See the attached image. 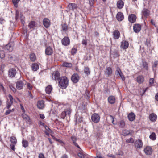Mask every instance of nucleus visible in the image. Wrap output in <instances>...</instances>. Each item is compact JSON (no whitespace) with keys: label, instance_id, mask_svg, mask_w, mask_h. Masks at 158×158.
<instances>
[{"label":"nucleus","instance_id":"nucleus-61","mask_svg":"<svg viewBox=\"0 0 158 158\" xmlns=\"http://www.w3.org/2000/svg\"><path fill=\"white\" fill-rule=\"evenodd\" d=\"M38 124H39V125H41V126H43L44 127L45 126V124H44V123H43V122H42L40 121H39V122Z\"/></svg>","mask_w":158,"mask_h":158},{"label":"nucleus","instance_id":"nucleus-60","mask_svg":"<svg viewBox=\"0 0 158 158\" xmlns=\"http://www.w3.org/2000/svg\"><path fill=\"white\" fill-rule=\"evenodd\" d=\"M82 43L83 44L86 46L87 44V40H83Z\"/></svg>","mask_w":158,"mask_h":158},{"label":"nucleus","instance_id":"nucleus-57","mask_svg":"<svg viewBox=\"0 0 158 158\" xmlns=\"http://www.w3.org/2000/svg\"><path fill=\"white\" fill-rule=\"evenodd\" d=\"M96 0H90L89 3L91 6H92L96 2Z\"/></svg>","mask_w":158,"mask_h":158},{"label":"nucleus","instance_id":"nucleus-9","mask_svg":"<svg viewBox=\"0 0 158 158\" xmlns=\"http://www.w3.org/2000/svg\"><path fill=\"white\" fill-rule=\"evenodd\" d=\"M71 79L73 83H76L79 81V77L77 74L74 73L72 76Z\"/></svg>","mask_w":158,"mask_h":158},{"label":"nucleus","instance_id":"nucleus-55","mask_svg":"<svg viewBox=\"0 0 158 158\" xmlns=\"http://www.w3.org/2000/svg\"><path fill=\"white\" fill-rule=\"evenodd\" d=\"M9 87L14 93H15L16 92L15 88L12 85H10Z\"/></svg>","mask_w":158,"mask_h":158},{"label":"nucleus","instance_id":"nucleus-10","mask_svg":"<svg viewBox=\"0 0 158 158\" xmlns=\"http://www.w3.org/2000/svg\"><path fill=\"white\" fill-rule=\"evenodd\" d=\"M136 15L134 14L130 15L128 17V19L129 21L131 23H135L136 19Z\"/></svg>","mask_w":158,"mask_h":158},{"label":"nucleus","instance_id":"nucleus-3","mask_svg":"<svg viewBox=\"0 0 158 158\" xmlns=\"http://www.w3.org/2000/svg\"><path fill=\"white\" fill-rule=\"evenodd\" d=\"M8 99L7 101V108L9 109L13 103V98L12 96L9 94L8 95Z\"/></svg>","mask_w":158,"mask_h":158},{"label":"nucleus","instance_id":"nucleus-37","mask_svg":"<svg viewBox=\"0 0 158 158\" xmlns=\"http://www.w3.org/2000/svg\"><path fill=\"white\" fill-rule=\"evenodd\" d=\"M10 140L12 144H16L17 143V139L14 136H12L10 137Z\"/></svg>","mask_w":158,"mask_h":158},{"label":"nucleus","instance_id":"nucleus-31","mask_svg":"<svg viewBox=\"0 0 158 158\" xmlns=\"http://www.w3.org/2000/svg\"><path fill=\"white\" fill-rule=\"evenodd\" d=\"M108 102L111 104H113L115 102V97L112 96H110L108 98Z\"/></svg>","mask_w":158,"mask_h":158},{"label":"nucleus","instance_id":"nucleus-30","mask_svg":"<svg viewBox=\"0 0 158 158\" xmlns=\"http://www.w3.org/2000/svg\"><path fill=\"white\" fill-rule=\"evenodd\" d=\"M128 118L130 121H133L135 119V115L134 113H131L128 115Z\"/></svg>","mask_w":158,"mask_h":158},{"label":"nucleus","instance_id":"nucleus-63","mask_svg":"<svg viewBox=\"0 0 158 158\" xmlns=\"http://www.w3.org/2000/svg\"><path fill=\"white\" fill-rule=\"evenodd\" d=\"M20 107H21V109L22 110V111L24 113L25 112V109H24L22 105V104H20Z\"/></svg>","mask_w":158,"mask_h":158},{"label":"nucleus","instance_id":"nucleus-19","mask_svg":"<svg viewBox=\"0 0 158 158\" xmlns=\"http://www.w3.org/2000/svg\"><path fill=\"white\" fill-rule=\"evenodd\" d=\"M53 52V49L50 46L47 47L45 49V52L46 55H51L52 54Z\"/></svg>","mask_w":158,"mask_h":158},{"label":"nucleus","instance_id":"nucleus-7","mask_svg":"<svg viewBox=\"0 0 158 158\" xmlns=\"http://www.w3.org/2000/svg\"><path fill=\"white\" fill-rule=\"evenodd\" d=\"M144 151L147 155H149L152 153L153 150L151 147L148 146L144 148Z\"/></svg>","mask_w":158,"mask_h":158},{"label":"nucleus","instance_id":"nucleus-53","mask_svg":"<svg viewBox=\"0 0 158 158\" xmlns=\"http://www.w3.org/2000/svg\"><path fill=\"white\" fill-rule=\"evenodd\" d=\"M143 65L144 68L146 70H148V63L146 62H143Z\"/></svg>","mask_w":158,"mask_h":158},{"label":"nucleus","instance_id":"nucleus-1","mask_svg":"<svg viewBox=\"0 0 158 158\" xmlns=\"http://www.w3.org/2000/svg\"><path fill=\"white\" fill-rule=\"evenodd\" d=\"M69 81L66 77L62 76L60 77L58 81V85L62 89H65L68 85Z\"/></svg>","mask_w":158,"mask_h":158},{"label":"nucleus","instance_id":"nucleus-56","mask_svg":"<svg viewBox=\"0 0 158 158\" xmlns=\"http://www.w3.org/2000/svg\"><path fill=\"white\" fill-rule=\"evenodd\" d=\"M8 58L10 60H14V56L12 55H9Z\"/></svg>","mask_w":158,"mask_h":158},{"label":"nucleus","instance_id":"nucleus-34","mask_svg":"<svg viewBox=\"0 0 158 158\" xmlns=\"http://www.w3.org/2000/svg\"><path fill=\"white\" fill-rule=\"evenodd\" d=\"M149 117L150 120L152 122L156 121L157 117L156 115L154 113L150 114Z\"/></svg>","mask_w":158,"mask_h":158},{"label":"nucleus","instance_id":"nucleus-43","mask_svg":"<svg viewBox=\"0 0 158 158\" xmlns=\"http://www.w3.org/2000/svg\"><path fill=\"white\" fill-rule=\"evenodd\" d=\"M62 66L64 67H70L72 66V64L71 63H69L67 62H64Z\"/></svg>","mask_w":158,"mask_h":158},{"label":"nucleus","instance_id":"nucleus-51","mask_svg":"<svg viewBox=\"0 0 158 158\" xmlns=\"http://www.w3.org/2000/svg\"><path fill=\"white\" fill-rule=\"evenodd\" d=\"M125 126V122L123 121H121L120 122V127H124Z\"/></svg>","mask_w":158,"mask_h":158},{"label":"nucleus","instance_id":"nucleus-32","mask_svg":"<svg viewBox=\"0 0 158 158\" xmlns=\"http://www.w3.org/2000/svg\"><path fill=\"white\" fill-rule=\"evenodd\" d=\"M117 7L118 8L121 9L124 6V2L121 0L118 1L117 3Z\"/></svg>","mask_w":158,"mask_h":158},{"label":"nucleus","instance_id":"nucleus-17","mask_svg":"<svg viewBox=\"0 0 158 158\" xmlns=\"http://www.w3.org/2000/svg\"><path fill=\"white\" fill-rule=\"evenodd\" d=\"M144 81V77L142 75H139L136 78V81L139 84L143 83Z\"/></svg>","mask_w":158,"mask_h":158},{"label":"nucleus","instance_id":"nucleus-36","mask_svg":"<svg viewBox=\"0 0 158 158\" xmlns=\"http://www.w3.org/2000/svg\"><path fill=\"white\" fill-rule=\"evenodd\" d=\"M84 73L87 75H89L90 73V68L87 66H85L84 68Z\"/></svg>","mask_w":158,"mask_h":158},{"label":"nucleus","instance_id":"nucleus-54","mask_svg":"<svg viewBox=\"0 0 158 158\" xmlns=\"http://www.w3.org/2000/svg\"><path fill=\"white\" fill-rule=\"evenodd\" d=\"M154 80L153 78H150L149 80V84L150 86L152 85L154 83Z\"/></svg>","mask_w":158,"mask_h":158},{"label":"nucleus","instance_id":"nucleus-38","mask_svg":"<svg viewBox=\"0 0 158 158\" xmlns=\"http://www.w3.org/2000/svg\"><path fill=\"white\" fill-rule=\"evenodd\" d=\"M20 0H12L13 3L14 5V6L17 8L18 7V3Z\"/></svg>","mask_w":158,"mask_h":158},{"label":"nucleus","instance_id":"nucleus-52","mask_svg":"<svg viewBox=\"0 0 158 158\" xmlns=\"http://www.w3.org/2000/svg\"><path fill=\"white\" fill-rule=\"evenodd\" d=\"M27 88L29 90H31L33 86L32 85H31L30 83H28L27 84Z\"/></svg>","mask_w":158,"mask_h":158},{"label":"nucleus","instance_id":"nucleus-5","mask_svg":"<svg viewBox=\"0 0 158 158\" xmlns=\"http://www.w3.org/2000/svg\"><path fill=\"white\" fill-rule=\"evenodd\" d=\"M100 116L97 114L94 113L91 116V119L94 123H97L99 121Z\"/></svg>","mask_w":158,"mask_h":158},{"label":"nucleus","instance_id":"nucleus-21","mask_svg":"<svg viewBox=\"0 0 158 158\" xmlns=\"http://www.w3.org/2000/svg\"><path fill=\"white\" fill-rule=\"evenodd\" d=\"M37 26V23L36 22L34 21H32L29 23L28 26L30 29H34Z\"/></svg>","mask_w":158,"mask_h":158},{"label":"nucleus","instance_id":"nucleus-22","mask_svg":"<svg viewBox=\"0 0 158 158\" xmlns=\"http://www.w3.org/2000/svg\"><path fill=\"white\" fill-rule=\"evenodd\" d=\"M37 107L40 109H43L44 106V102L43 100H40L37 103Z\"/></svg>","mask_w":158,"mask_h":158},{"label":"nucleus","instance_id":"nucleus-20","mask_svg":"<svg viewBox=\"0 0 158 158\" xmlns=\"http://www.w3.org/2000/svg\"><path fill=\"white\" fill-rule=\"evenodd\" d=\"M64 111L66 112L67 115L69 116L72 111L70 106L69 105L65 106L64 107Z\"/></svg>","mask_w":158,"mask_h":158},{"label":"nucleus","instance_id":"nucleus-45","mask_svg":"<svg viewBox=\"0 0 158 158\" xmlns=\"http://www.w3.org/2000/svg\"><path fill=\"white\" fill-rule=\"evenodd\" d=\"M23 146V147L26 148L28 145V141L26 140H23L22 142Z\"/></svg>","mask_w":158,"mask_h":158},{"label":"nucleus","instance_id":"nucleus-28","mask_svg":"<svg viewBox=\"0 0 158 158\" xmlns=\"http://www.w3.org/2000/svg\"><path fill=\"white\" fill-rule=\"evenodd\" d=\"M68 6L70 10H71L73 11L74 9H76L77 8V5L75 3H69Z\"/></svg>","mask_w":158,"mask_h":158},{"label":"nucleus","instance_id":"nucleus-14","mask_svg":"<svg viewBox=\"0 0 158 158\" xmlns=\"http://www.w3.org/2000/svg\"><path fill=\"white\" fill-rule=\"evenodd\" d=\"M141 29V25L139 24H135L133 26V29L136 33L139 32Z\"/></svg>","mask_w":158,"mask_h":158},{"label":"nucleus","instance_id":"nucleus-41","mask_svg":"<svg viewBox=\"0 0 158 158\" xmlns=\"http://www.w3.org/2000/svg\"><path fill=\"white\" fill-rule=\"evenodd\" d=\"M115 72L117 75H119L120 76V75L123 73L121 69L118 67H117Z\"/></svg>","mask_w":158,"mask_h":158},{"label":"nucleus","instance_id":"nucleus-23","mask_svg":"<svg viewBox=\"0 0 158 158\" xmlns=\"http://www.w3.org/2000/svg\"><path fill=\"white\" fill-rule=\"evenodd\" d=\"M112 73V69L110 67H106L105 69V74L108 76H110Z\"/></svg>","mask_w":158,"mask_h":158},{"label":"nucleus","instance_id":"nucleus-2","mask_svg":"<svg viewBox=\"0 0 158 158\" xmlns=\"http://www.w3.org/2000/svg\"><path fill=\"white\" fill-rule=\"evenodd\" d=\"M19 18L20 19L22 23L23 24L24 22V17L21 14H20L19 11L17 10L16 12L15 19L17 20Z\"/></svg>","mask_w":158,"mask_h":158},{"label":"nucleus","instance_id":"nucleus-24","mask_svg":"<svg viewBox=\"0 0 158 158\" xmlns=\"http://www.w3.org/2000/svg\"><path fill=\"white\" fill-rule=\"evenodd\" d=\"M31 68L32 71H36L39 68V66L37 63H33L32 64Z\"/></svg>","mask_w":158,"mask_h":158},{"label":"nucleus","instance_id":"nucleus-44","mask_svg":"<svg viewBox=\"0 0 158 158\" xmlns=\"http://www.w3.org/2000/svg\"><path fill=\"white\" fill-rule=\"evenodd\" d=\"M126 142L127 143H132L134 142V139L132 138H130L127 139L126 140Z\"/></svg>","mask_w":158,"mask_h":158},{"label":"nucleus","instance_id":"nucleus-47","mask_svg":"<svg viewBox=\"0 0 158 158\" xmlns=\"http://www.w3.org/2000/svg\"><path fill=\"white\" fill-rule=\"evenodd\" d=\"M54 139H55L56 141L58 142L61 144L62 146H64L65 144L63 141L59 139H57L55 138H54Z\"/></svg>","mask_w":158,"mask_h":158},{"label":"nucleus","instance_id":"nucleus-50","mask_svg":"<svg viewBox=\"0 0 158 158\" xmlns=\"http://www.w3.org/2000/svg\"><path fill=\"white\" fill-rule=\"evenodd\" d=\"M67 115L66 112L64 111H63L60 115L61 118L64 119Z\"/></svg>","mask_w":158,"mask_h":158},{"label":"nucleus","instance_id":"nucleus-58","mask_svg":"<svg viewBox=\"0 0 158 158\" xmlns=\"http://www.w3.org/2000/svg\"><path fill=\"white\" fill-rule=\"evenodd\" d=\"M150 23L153 25L155 27H156V25L155 24V21H154L153 19H151Z\"/></svg>","mask_w":158,"mask_h":158},{"label":"nucleus","instance_id":"nucleus-16","mask_svg":"<svg viewBox=\"0 0 158 158\" xmlns=\"http://www.w3.org/2000/svg\"><path fill=\"white\" fill-rule=\"evenodd\" d=\"M23 82L22 81H19L16 83V87L17 89L20 90L23 89Z\"/></svg>","mask_w":158,"mask_h":158},{"label":"nucleus","instance_id":"nucleus-39","mask_svg":"<svg viewBox=\"0 0 158 158\" xmlns=\"http://www.w3.org/2000/svg\"><path fill=\"white\" fill-rule=\"evenodd\" d=\"M44 127L46 130L45 133L47 135H48L49 133L52 132V130L48 127L45 126Z\"/></svg>","mask_w":158,"mask_h":158},{"label":"nucleus","instance_id":"nucleus-27","mask_svg":"<svg viewBox=\"0 0 158 158\" xmlns=\"http://www.w3.org/2000/svg\"><path fill=\"white\" fill-rule=\"evenodd\" d=\"M142 12L143 16L145 18L147 17L150 15V11L146 9H143Z\"/></svg>","mask_w":158,"mask_h":158},{"label":"nucleus","instance_id":"nucleus-48","mask_svg":"<svg viewBox=\"0 0 158 158\" xmlns=\"http://www.w3.org/2000/svg\"><path fill=\"white\" fill-rule=\"evenodd\" d=\"M5 57V52L3 50L0 51V58H3Z\"/></svg>","mask_w":158,"mask_h":158},{"label":"nucleus","instance_id":"nucleus-4","mask_svg":"<svg viewBox=\"0 0 158 158\" xmlns=\"http://www.w3.org/2000/svg\"><path fill=\"white\" fill-rule=\"evenodd\" d=\"M134 145L136 149H140L142 148L143 143L141 139L136 140L134 142Z\"/></svg>","mask_w":158,"mask_h":158},{"label":"nucleus","instance_id":"nucleus-49","mask_svg":"<svg viewBox=\"0 0 158 158\" xmlns=\"http://www.w3.org/2000/svg\"><path fill=\"white\" fill-rule=\"evenodd\" d=\"M77 49L74 48H73L71 50V54L73 55H74L77 52Z\"/></svg>","mask_w":158,"mask_h":158},{"label":"nucleus","instance_id":"nucleus-42","mask_svg":"<svg viewBox=\"0 0 158 158\" xmlns=\"http://www.w3.org/2000/svg\"><path fill=\"white\" fill-rule=\"evenodd\" d=\"M149 137L152 140H155L156 137L155 133L154 132H152L150 135Z\"/></svg>","mask_w":158,"mask_h":158},{"label":"nucleus","instance_id":"nucleus-25","mask_svg":"<svg viewBox=\"0 0 158 158\" xmlns=\"http://www.w3.org/2000/svg\"><path fill=\"white\" fill-rule=\"evenodd\" d=\"M116 17L118 21H121L124 19V16L122 13L119 12L117 13Z\"/></svg>","mask_w":158,"mask_h":158},{"label":"nucleus","instance_id":"nucleus-6","mask_svg":"<svg viewBox=\"0 0 158 158\" xmlns=\"http://www.w3.org/2000/svg\"><path fill=\"white\" fill-rule=\"evenodd\" d=\"M16 73V71L15 69L12 68L10 69L8 72V76L11 78L14 77Z\"/></svg>","mask_w":158,"mask_h":158},{"label":"nucleus","instance_id":"nucleus-62","mask_svg":"<svg viewBox=\"0 0 158 158\" xmlns=\"http://www.w3.org/2000/svg\"><path fill=\"white\" fill-rule=\"evenodd\" d=\"M15 144H11L10 145V148L13 151L15 150Z\"/></svg>","mask_w":158,"mask_h":158},{"label":"nucleus","instance_id":"nucleus-12","mask_svg":"<svg viewBox=\"0 0 158 158\" xmlns=\"http://www.w3.org/2000/svg\"><path fill=\"white\" fill-rule=\"evenodd\" d=\"M113 38L115 40L118 39L120 36V34L119 31L118 30L114 31L112 33Z\"/></svg>","mask_w":158,"mask_h":158},{"label":"nucleus","instance_id":"nucleus-40","mask_svg":"<svg viewBox=\"0 0 158 158\" xmlns=\"http://www.w3.org/2000/svg\"><path fill=\"white\" fill-rule=\"evenodd\" d=\"M62 31H66L68 29V27L67 25L64 23L62 24Z\"/></svg>","mask_w":158,"mask_h":158},{"label":"nucleus","instance_id":"nucleus-59","mask_svg":"<svg viewBox=\"0 0 158 158\" xmlns=\"http://www.w3.org/2000/svg\"><path fill=\"white\" fill-rule=\"evenodd\" d=\"M39 158H45L44 154L42 153H40L38 156Z\"/></svg>","mask_w":158,"mask_h":158},{"label":"nucleus","instance_id":"nucleus-13","mask_svg":"<svg viewBox=\"0 0 158 158\" xmlns=\"http://www.w3.org/2000/svg\"><path fill=\"white\" fill-rule=\"evenodd\" d=\"M22 117L27 123L30 124H32V122L30 118L29 117L27 114L24 113L23 114H22Z\"/></svg>","mask_w":158,"mask_h":158},{"label":"nucleus","instance_id":"nucleus-18","mask_svg":"<svg viewBox=\"0 0 158 158\" xmlns=\"http://www.w3.org/2000/svg\"><path fill=\"white\" fill-rule=\"evenodd\" d=\"M129 43L128 41L126 40H123L121 42V47L124 49H127L129 46Z\"/></svg>","mask_w":158,"mask_h":158},{"label":"nucleus","instance_id":"nucleus-8","mask_svg":"<svg viewBox=\"0 0 158 158\" xmlns=\"http://www.w3.org/2000/svg\"><path fill=\"white\" fill-rule=\"evenodd\" d=\"M60 74L57 71H54L52 74V78L55 80H59L60 78Z\"/></svg>","mask_w":158,"mask_h":158},{"label":"nucleus","instance_id":"nucleus-29","mask_svg":"<svg viewBox=\"0 0 158 158\" xmlns=\"http://www.w3.org/2000/svg\"><path fill=\"white\" fill-rule=\"evenodd\" d=\"M71 140L73 144L77 148H80V147L78 144L76 142L77 140V138L75 136H71Z\"/></svg>","mask_w":158,"mask_h":158},{"label":"nucleus","instance_id":"nucleus-11","mask_svg":"<svg viewBox=\"0 0 158 158\" xmlns=\"http://www.w3.org/2000/svg\"><path fill=\"white\" fill-rule=\"evenodd\" d=\"M61 42L63 45L67 46L70 44V40L68 37H65L62 40Z\"/></svg>","mask_w":158,"mask_h":158},{"label":"nucleus","instance_id":"nucleus-15","mask_svg":"<svg viewBox=\"0 0 158 158\" xmlns=\"http://www.w3.org/2000/svg\"><path fill=\"white\" fill-rule=\"evenodd\" d=\"M43 24L46 28H48L50 25V22L49 19L47 18H44L43 21Z\"/></svg>","mask_w":158,"mask_h":158},{"label":"nucleus","instance_id":"nucleus-64","mask_svg":"<svg viewBox=\"0 0 158 158\" xmlns=\"http://www.w3.org/2000/svg\"><path fill=\"white\" fill-rule=\"evenodd\" d=\"M11 112V110H8L5 113V114L6 115L9 114Z\"/></svg>","mask_w":158,"mask_h":158},{"label":"nucleus","instance_id":"nucleus-35","mask_svg":"<svg viewBox=\"0 0 158 158\" xmlns=\"http://www.w3.org/2000/svg\"><path fill=\"white\" fill-rule=\"evenodd\" d=\"M52 90V87L51 85L48 86L45 89L46 93L48 94H50Z\"/></svg>","mask_w":158,"mask_h":158},{"label":"nucleus","instance_id":"nucleus-46","mask_svg":"<svg viewBox=\"0 0 158 158\" xmlns=\"http://www.w3.org/2000/svg\"><path fill=\"white\" fill-rule=\"evenodd\" d=\"M6 48L10 52H12L13 50V47L9 44L6 45Z\"/></svg>","mask_w":158,"mask_h":158},{"label":"nucleus","instance_id":"nucleus-26","mask_svg":"<svg viewBox=\"0 0 158 158\" xmlns=\"http://www.w3.org/2000/svg\"><path fill=\"white\" fill-rule=\"evenodd\" d=\"M29 56L30 60L32 62H35L37 59L36 56L34 53L31 52Z\"/></svg>","mask_w":158,"mask_h":158},{"label":"nucleus","instance_id":"nucleus-33","mask_svg":"<svg viewBox=\"0 0 158 158\" xmlns=\"http://www.w3.org/2000/svg\"><path fill=\"white\" fill-rule=\"evenodd\" d=\"M79 149V152L78 154V156L80 158H84L85 155V153L80 148Z\"/></svg>","mask_w":158,"mask_h":158}]
</instances>
